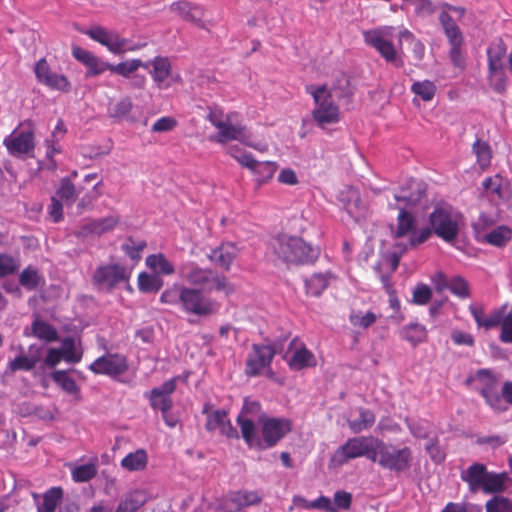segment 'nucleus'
Listing matches in <instances>:
<instances>
[{
  "label": "nucleus",
  "instance_id": "nucleus-48",
  "mask_svg": "<svg viewBox=\"0 0 512 512\" xmlns=\"http://www.w3.org/2000/svg\"><path fill=\"white\" fill-rule=\"evenodd\" d=\"M18 257L9 253H0V279L14 275L20 268Z\"/></svg>",
  "mask_w": 512,
  "mask_h": 512
},
{
  "label": "nucleus",
  "instance_id": "nucleus-60",
  "mask_svg": "<svg viewBox=\"0 0 512 512\" xmlns=\"http://www.w3.org/2000/svg\"><path fill=\"white\" fill-rule=\"evenodd\" d=\"M229 154L237 160V162L242 166L250 171L253 170L254 166L256 165L257 160L253 157L252 154L241 152L239 149L231 147L229 149Z\"/></svg>",
  "mask_w": 512,
  "mask_h": 512
},
{
  "label": "nucleus",
  "instance_id": "nucleus-29",
  "mask_svg": "<svg viewBox=\"0 0 512 512\" xmlns=\"http://www.w3.org/2000/svg\"><path fill=\"white\" fill-rule=\"evenodd\" d=\"M236 422L240 427L241 435L249 448L257 449L260 445V438L256 434L255 420L251 417H244L243 414H238Z\"/></svg>",
  "mask_w": 512,
  "mask_h": 512
},
{
  "label": "nucleus",
  "instance_id": "nucleus-27",
  "mask_svg": "<svg viewBox=\"0 0 512 512\" xmlns=\"http://www.w3.org/2000/svg\"><path fill=\"white\" fill-rule=\"evenodd\" d=\"M439 23L441 24L444 34L448 39L450 46H463L464 44V37L463 34L455 22V20L452 18V16L449 14L447 10H443L439 14Z\"/></svg>",
  "mask_w": 512,
  "mask_h": 512
},
{
  "label": "nucleus",
  "instance_id": "nucleus-22",
  "mask_svg": "<svg viewBox=\"0 0 512 512\" xmlns=\"http://www.w3.org/2000/svg\"><path fill=\"white\" fill-rule=\"evenodd\" d=\"M262 497L257 491L238 490L230 492L223 501L225 512H240L245 507L257 505Z\"/></svg>",
  "mask_w": 512,
  "mask_h": 512
},
{
  "label": "nucleus",
  "instance_id": "nucleus-61",
  "mask_svg": "<svg viewBox=\"0 0 512 512\" xmlns=\"http://www.w3.org/2000/svg\"><path fill=\"white\" fill-rule=\"evenodd\" d=\"M432 231L433 230L429 227H424L419 230L415 228L409 236L408 246H405L403 250H406L408 247L414 248L426 242L430 238Z\"/></svg>",
  "mask_w": 512,
  "mask_h": 512
},
{
  "label": "nucleus",
  "instance_id": "nucleus-64",
  "mask_svg": "<svg viewBox=\"0 0 512 512\" xmlns=\"http://www.w3.org/2000/svg\"><path fill=\"white\" fill-rule=\"evenodd\" d=\"M500 326V341L503 343H512V312H509L505 315V319Z\"/></svg>",
  "mask_w": 512,
  "mask_h": 512
},
{
  "label": "nucleus",
  "instance_id": "nucleus-39",
  "mask_svg": "<svg viewBox=\"0 0 512 512\" xmlns=\"http://www.w3.org/2000/svg\"><path fill=\"white\" fill-rule=\"evenodd\" d=\"M140 67L148 69V63L143 62L140 59L126 60L118 64H111V73L120 75L124 78H130V76Z\"/></svg>",
  "mask_w": 512,
  "mask_h": 512
},
{
  "label": "nucleus",
  "instance_id": "nucleus-34",
  "mask_svg": "<svg viewBox=\"0 0 512 512\" xmlns=\"http://www.w3.org/2000/svg\"><path fill=\"white\" fill-rule=\"evenodd\" d=\"M148 463V455L144 449H138L134 452L128 453L121 460V467L127 471H142L146 468Z\"/></svg>",
  "mask_w": 512,
  "mask_h": 512
},
{
  "label": "nucleus",
  "instance_id": "nucleus-41",
  "mask_svg": "<svg viewBox=\"0 0 512 512\" xmlns=\"http://www.w3.org/2000/svg\"><path fill=\"white\" fill-rule=\"evenodd\" d=\"M163 286V280L157 274L141 272L138 275V289L142 293L158 292Z\"/></svg>",
  "mask_w": 512,
  "mask_h": 512
},
{
  "label": "nucleus",
  "instance_id": "nucleus-56",
  "mask_svg": "<svg viewBox=\"0 0 512 512\" xmlns=\"http://www.w3.org/2000/svg\"><path fill=\"white\" fill-rule=\"evenodd\" d=\"M36 363L37 359L30 358L25 355H20L9 361L8 369L11 372H16L19 370L30 371L36 366Z\"/></svg>",
  "mask_w": 512,
  "mask_h": 512
},
{
  "label": "nucleus",
  "instance_id": "nucleus-54",
  "mask_svg": "<svg viewBox=\"0 0 512 512\" xmlns=\"http://www.w3.org/2000/svg\"><path fill=\"white\" fill-rule=\"evenodd\" d=\"M455 296L466 299L470 297L468 282L461 276H455L449 280L446 286Z\"/></svg>",
  "mask_w": 512,
  "mask_h": 512
},
{
  "label": "nucleus",
  "instance_id": "nucleus-20",
  "mask_svg": "<svg viewBox=\"0 0 512 512\" xmlns=\"http://www.w3.org/2000/svg\"><path fill=\"white\" fill-rule=\"evenodd\" d=\"M394 198L397 202H404L403 206H397L389 203L390 209L399 210V214L397 216V225L395 228L391 229L392 237L394 239H399L407 235H411V233L416 228V219L412 213L406 210V205L409 201L408 197L395 195Z\"/></svg>",
  "mask_w": 512,
  "mask_h": 512
},
{
  "label": "nucleus",
  "instance_id": "nucleus-53",
  "mask_svg": "<svg viewBox=\"0 0 512 512\" xmlns=\"http://www.w3.org/2000/svg\"><path fill=\"white\" fill-rule=\"evenodd\" d=\"M486 512H512V499L495 495L485 503Z\"/></svg>",
  "mask_w": 512,
  "mask_h": 512
},
{
  "label": "nucleus",
  "instance_id": "nucleus-16",
  "mask_svg": "<svg viewBox=\"0 0 512 512\" xmlns=\"http://www.w3.org/2000/svg\"><path fill=\"white\" fill-rule=\"evenodd\" d=\"M130 272L120 264L99 266L93 274V283L101 288L112 290L119 283L127 281Z\"/></svg>",
  "mask_w": 512,
  "mask_h": 512
},
{
  "label": "nucleus",
  "instance_id": "nucleus-45",
  "mask_svg": "<svg viewBox=\"0 0 512 512\" xmlns=\"http://www.w3.org/2000/svg\"><path fill=\"white\" fill-rule=\"evenodd\" d=\"M133 103L129 97H124L117 102L110 103L108 106V115L116 120L125 119L131 112Z\"/></svg>",
  "mask_w": 512,
  "mask_h": 512
},
{
  "label": "nucleus",
  "instance_id": "nucleus-47",
  "mask_svg": "<svg viewBox=\"0 0 512 512\" xmlns=\"http://www.w3.org/2000/svg\"><path fill=\"white\" fill-rule=\"evenodd\" d=\"M145 240L135 241L132 237H128L122 244V251L134 262H139L142 258V252L146 248Z\"/></svg>",
  "mask_w": 512,
  "mask_h": 512
},
{
  "label": "nucleus",
  "instance_id": "nucleus-59",
  "mask_svg": "<svg viewBox=\"0 0 512 512\" xmlns=\"http://www.w3.org/2000/svg\"><path fill=\"white\" fill-rule=\"evenodd\" d=\"M489 83L494 91L504 93L506 91L507 79L504 69L489 71Z\"/></svg>",
  "mask_w": 512,
  "mask_h": 512
},
{
  "label": "nucleus",
  "instance_id": "nucleus-58",
  "mask_svg": "<svg viewBox=\"0 0 512 512\" xmlns=\"http://www.w3.org/2000/svg\"><path fill=\"white\" fill-rule=\"evenodd\" d=\"M349 320L353 326L367 329L376 322L377 316L373 312H367L364 315L359 312L351 314Z\"/></svg>",
  "mask_w": 512,
  "mask_h": 512
},
{
  "label": "nucleus",
  "instance_id": "nucleus-50",
  "mask_svg": "<svg viewBox=\"0 0 512 512\" xmlns=\"http://www.w3.org/2000/svg\"><path fill=\"white\" fill-rule=\"evenodd\" d=\"M53 381L69 394L79 392L76 381L71 378L66 370H56L51 374Z\"/></svg>",
  "mask_w": 512,
  "mask_h": 512
},
{
  "label": "nucleus",
  "instance_id": "nucleus-3",
  "mask_svg": "<svg viewBox=\"0 0 512 512\" xmlns=\"http://www.w3.org/2000/svg\"><path fill=\"white\" fill-rule=\"evenodd\" d=\"M179 277L188 284L201 287L204 291H222L226 295L234 292V287L229 283L225 275L219 274L211 269L202 268L195 262H185L179 266Z\"/></svg>",
  "mask_w": 512,
  "mask_h": 512
},
{
  "label": "nucleus",
  "instance_id": "nucleus-57",
  "mask_svg": "<svg viewBox=\"0 0 512 512\" xmlns=\"http://www.w3.org/2000/svg\"><path fill=\"white\" fill-rule=\"evenodd\" d=\"M228 419V414L225 410L218 409L214 412L210 413L207 417V421L205 424V428L208 431H214L217 429H221L226 420Z\"/></svg>",
  "mask_w": 512,
  "mask_h": 512
},
{
  "label": "nucleus",
  "instance_id": "nucleus-63",
  "mask_svg": "<svg viewBox=\"0 0 512 512\" xmlns=\"http://www.w3.org/2000/svg\"><path fill=\"white\" fill-rule=\"evenodd\" d=\"M432 297V291L426 284H418L412 296V302L416 305H426Z\"/></svg>",
  "mask_w": 512,
  "mask_h": 512
},
{
  "label": "nucleus",
  "instance_id": "nucleus-10",
  "mask_svg": "<svg viewBox=\"0 0 512 512\" xmlns=\"http://www.w3.org/2000/svg\"><path fill=\"white\" fill-rule=\"evenodd\" d=\"M259 424L261 425L260 445L258 450H264L275 447L292 430V423L287 418L268 417L260 415Z\"/></svg>",
  "mask_w": 512,
  "mask_h": 512
},
{
  "label": "nucleus",
  "instance_id": "nucleus-62",
  "mask_svg": "<svg viewBox=\"0 0 512 512\" xmlns=\"http://www.w3.org/2000/svg\"><path fill=\"white\" fill-rule=\"evenodd\" d=\"M352 197L353 200H350L346 205L348 213L355 218L363 217L367 210L366 205L361 200L358 192H353Z\"/></svg>",
  "mask_w": 512,
  "mask_h": 512
},
{
  "label": "nucleus",
  "instance_id": "nucleus-11",
  "mask_svg": "<svg viewBox=\"0 0 512 512\" xmlns=\"http://www.w3.org/2000/svg\"><path fill=\"white\" fill-rule=\"evenodd\" d=\"M179 302L184 312L197 316H208L218 310L216 302L205 297L198 288L182 287L179 291Z\"/></svg>",
  "mask_w": 512,
  "mask_h": 512
},
{
  "label": "nucleus",
  "instance_id": "nucleus-55",
  "mask_svg": "<svg viewBox=\"0 0 512 512\" xmlns=\"http://www.w3.org/2000/svg\"><path fill=\"white\" fill-rule=\"evenodd\" d=\"M425 450L435 464H441L446 459V453L439 444L437 437L430 438L425 445Z\"/></svg>",
  "mask_w": 512,
  "mask_h": 512
},
{
  "label": "nucleus",
  "instance_id": "nucleus-49",
  "mask_svg": "<svg viewBox=\"0 0 512 512\" xmlns=\"http://www.w3.org/2000/svg\"><path fill=\"white\" fill-rule=\"evenodd\" d=\"M97 474V466L94 463H87L75 466L71 470V476L74 482L83 483L93 479Z\"/></svg>",
  "mask_w": 512,
  "mask_h": 512
},
{
  "label": "nucleus",
  "instance_id": "nucleus-33",
  "mask_svg": "<svg viewBox=\"0 0 512 512\" xmlns=\"http://www.w3.org/2000/svg\"><path fill=\"white\" fill-rule=\"evenodd\" d=\"M400 336L414 347L425 342L428 337L425 326L419 323H410L404 326L400 331Z\"/></svg>",
  "mask_w": 512,
  "mask_h": 512
},
{
  "label": "nucleus",
  "instance_id": "nucleus-21",
  "mask_svg": "<svg viewBox=\"0 0 512 512\" xmlns=\"http://www.w3.org/2000/svg\"><path fill=\"white\" fill-rule=\"evenodd\" d=\"M72 56L86 67L87 78L98 76L107 70L111 72V63L102 61L93 52L80 46L72 47Z\"/></svg>",
  "mask_w": 512,
  "mask_h": 512
},
{
  "label": "nucleus",
  "instance_id": "nucleus-31",
  "mask_svg": "<svg viewBox=\"0 0 512 512\" xmlns=\"http://www.w3.org/2000/svg\"><path fill=\"white\" fill-rule=\"evenodd\" d=\"M31 330L34 337L47 343L55 342L59 338L56 328L39 317L32 322Z\"/></svg>",
  "mask_w": 512,
  "mask_h": 512
},
{
  "label": "nucleus",
  "instance_id": "nucleus-23",
  "mask_svg": "<svg viewBox=\"0 0 512 512\" xmlns=\"http://www.w3.org/2000/svg\"><path fill=\"white\" fill-rule=\"evenodd\" d=\"M169 10L187 22H191L200 28L205 27L203 22L204 8L196 3L180 0L170 4Z\"/></svg>",
  "mask_w": 512,
  "mask_h": 512
},
{
  "label": "nucleus",
  "instance_id": "nucleus-17",
  "mask_svg": "<svg viewBox=\"0 0 512 512\" xmlns=\"http://www.w3.org/2000/svg\"><path fill=\"white\" fill-rule=\"evenodd\" d=\"M34 72L37 81L51 90L69 92L71 89V83L68 78L63 74L52 71L45 58H41L36 62Z\"/></svg>",
  "mask_w": 512,
  "mask_h": 512
},
{
  "label": "nucleus",
  "instance_id": "nucleus-36",
  "mask_svg": "<svg viewBox=\"0 0 512 512\" xmlns=\"http://www.w3.org/2000/svg\"><path fill=\"white\" fill-rule=\"evenodd\" d=\"M19 284L28 291H35L44 284V278L34 266H27L19 275Z\"/></svg>",
  "mask_w": 512,
  "mask_h": 512
},
{
  "label": "nucleus",
  "instance_id": "nucleus-14",
  "mask_svg": "<svg viewBox=\"0 0 512 512\" xmlns=\"http://www.w3.org/2000/svg\"><path fill=\"white\" fill-rule=\"evenodd\" d=\"M129 369V362L125 355L119 353H107L98 357L89 365V370L96 375H107L111 378L126 373Z\"/></svg>",
  "mask_w": 512,
  "mask_h": 512
},
{
  "label": "nucleus",
  "instance_id": "nucleus-44",
  "mask_svg": "<svg viewBox=\"0 0 512 512\" xmlns=\"http://www.w3.org/2000/svg\"><path fill=\"white\" fill-rule=\"evenodd\" d=\"M375 423L374 413L365 408L359 409V418L348 422L349 428L354 433H360L363 430H367Z\"/></svg>",
  "mask_w": 512,
  "mask_h": 512
},
{
  "label": "nucleus",
  "instance_id": "nucleus-1",
  "mask_svg": "<svg viewBox=\"0 0 512 512\" xmlns=\"http://www.w3.org/2000/svg\"><path fill=\"white\" fill-rule=\"evenodd\" d=\"M306 92L312 96L315 106L312 117L319 126L334 124L340 120L338 101L351 95L349 80L342 76L331 87L323 85H308Z\"/></svg>",
  "mask_w": 512,
  "mask_h": 512
},
{
  "label": "nucleus",
  "instance_id": "nucleus-28",
  "mask_svg": "<svg viewBox=\"0 0 512 512\" xmlns=\"http://www.w3.org/2000/svg\"><path fill=\"white\" fill-rule=\"evenodd\" d=\"M146 502V494L136 489L123 495L114 512H137Z\"/></svg>",
  "mask_w": 512,
  "mask_h": 512
},
{
  "label": "nucleus",
  "instance_id": "nucleus-24",
  "mask_svg": "<svg viewBox=\"0 0 512 512\" xmlns=\"http://www.w3.org/2000/svg\"><path fill=\"white\" fill-rule=\"evenodd\" d=\"M239 254V248L232 242L222 243L208 254L209 260L224 271H229Z\"/></svg>",
  "mask_w": 512,
  "mask_h": 512
},
{
  "label": "nucleus",
  "instance_id": "nucleus-18",
  "mask_svg": "<svg viewBox=\"0 0 512 512\" xmlns=\"http://www.w3.org/2000/svg\"><path fill=\"white\" fill-rule=\"evenodd\" d=\"M234 116H236L235 113L226 114V121L223 123V128H218V133L215 136H211L210 140L220 144H225L227 142L237 140L249 147L258 149V147H256L254 144L246 141V126L239 123L233 124L232 120Z\"/></svg>",
  "mask_w": 512,
  "mask_h": 512
},
{
  "label": "nucleus",
  "instance_id": "nucleus-38",
  "mask_svg": "<svg viewBox=\"0 0 512 512\" xmlns=\"http://www.w3.org/2000/svg\"><path fill=\"white\" fill-rule=\"evenodd\" d=\"M472 151L476 156L477 164L479 165L482 171L486 170L492 160V150L490 145L481 139H477L473 146Z\"/></svg>",
  "mask_w": 512,
  "mask_h": 512
},
{
  "label": "nucleus",
  "instance_id": "nucleus-26",
  "mask_svg": "<svg viewBox=\"0 0 512 512\" xmlns=\"http://www.w3.org/2000/svg\"><path fill=\"white\" fill-rule=\"evenodd\" d=\"M147 63L148 66H152V69L149 70V73L153 81L155 82L157 88H168L169 84L166 83V80L172 74V65L169 58L163 56H156L152 61Z\"/></svg>",
  "mask_w": 512,
  "mask_h": 512
},
{
  "label": "nucleus",
  "instance_id": "nucleus-37",
  "mask_svg": "<svg viewBox=\"0 0 512 512\" xmlns=\"http://www.w3.org/2000/svg\"><path fill=\"white\" fill-rule=\"evenodd\" d=\"M316 364L317 361L314 354L306 347H302L296 350L288 361L289 367L293 370H302L307 367H315Z\"/></svg>",
  "mask_w": 512,
  "mask_h": 512
},
{
  "label": "nucleus",
  "instance_id": "nucleus-8",
  "mask_svg": "<svg viewBox=\"0 0 512 512\" xmlns=\"http://www.w3.org/2000/svg\"><path fill=\"white\" fill-rule=\"evenodd\" d=\"M80 32L105 46L109 52L115 55L137 51L145 46V44H132L129 39L121 37L118 32L108 30L100 25L92 26L87 30H80Z\"/></svg>",
  "mask_w": 512,
  "mask_h": 512
},
{
  "label": "nucleus",
  "instance_id": "nucleus-43",
  "mask_svg": "<svg viewBox=\"0 0 512 512\" xmlns=\"http://www.w3.org/2000/svg\"><path fill=\"white\" fill-rule=\"evenodd\" d=\"M278 169V165L272 161H257L251 171L256 176V181L263 184L271 180Z\"/></svg>",
  "mask_w": 512,
  "mask_h": 512
},
{
  "label": "nucleus",
  "instance_id": "nucleus-42",
  "mask_svg": "<svg viewBox=\"0 0 512 512\" xmlns=\"http://www.w3.org/2000/svg\"><path fill=\"white\" fill-rule=\"evenodd\" d=\"M512 238V230L507 226H498L484 236L485 242L496 246H505Z\"/></svg>",
  "mask_w": 512,
  "mask_h": 512
},
{
  "label": "nucleus",
  "instance_id": "nucleus-7",
  "mask_svg": "<svg viewBox=\"0 0 512 512\" xmlns=\"http://www.w3.org/2000/svg\"><path fill=\"white\" fill-rule=\"evenodd\" d=\"M394 27L384 26L363 32L366 45L373 47L388 63L400 67L403 65L398 58L397 50L392 42Z\"/></svg>",
  "mask_w": 512,
  "mask_h": 512
},
{
  "label": "nucleus",
  "instance_id": "nucleus-15",
  "mask_svg": "<svg viewBox=\"0 0 512 512\" xmlns=\"http://www.w3.org/2000/svg\"><path fill=\"white\" fill-rule=\"evenodd\" d=\"M476 378L481 383L479 392L485 399L487 405L496 411L506 410L504 401L499 394L497 378L487 369L477 371Z\"/></svg>",
  "mask_w": 512,
  "mask_h": 512
},
{
  "label": "nucleus",
  "instance_id": "nucleus-52",
  "mask_svg": "<svg viewBox=\"0 0 512 512\" xmlns=\"http://www.w3.org/2000/svg\"><path fill=\"white\" fill-rule=\"evenodd\" d=\"M436 85L429 80L416 81L411 86V91L423 101H431L436 94Z\"/></svg>",
  "mask_w": 512,
  "mask_h": 512
},
{
  "label": "nucleus",
  "instance_id": "nucleus-40",
  "mask_svg": "<svg viewBox=\"0 0 512 512\" xmlns=\"http://www.w3.org/2000/svg\"><path fill=\"white\" fill-rule=\"evenodd\" d=\"M330 274L316 273L305 281L306 291L308 294L318 297L328 287Z\"/></svg>",
  "mask_w": 512,
  "mask_h": 512
},
{
  "label": "nucleus",
  "instance_id": "nucleus-32",
  "mask_svg": "<svg viewBox=\"0 0 512 512\" xmlns=\"http://www.w3.org/2000/svg\"><path fill=\"white\" fill-rule=\"evenodd\" d=\"M63 489L59 486L49 488L42 496V503L37 504V512H55L63 499Z\"/></svg>",
  "mask_w": 512,
  "mask_h": 512
},
{
  "label": "nucleus",
  "instance_id": "nucleus-30",
  "mask_svg": "<svg viewBox=\"0 0 512 512\" xmlns=\"http://www.w3.org/2000/svg\"><path fill=\"white\" fill-rule=\"evenodd\" d=\"M507 48L501 39L492 42L487 48L488 70L496 71L504 69V58Z\"/></svg>",
  "mask_w": 512,
  "mask_h": 512
},
{
  "label": "nucleus",
  "instance_id": "nucleus-13",
  "mask_svg": "<svg viewBox=\"0 0 512 512\" xmlns=\"http://www.w3.org/2000/svg\"><path fill=\"white\" fill-rule=\"evenodd\" d=\"M276 353L275 346L272 344H253L246 360V375L255 377L260 375L266 368H270Z\"/></svg>",
  "mask_w": 512,
  "mask_h": 512
},
{
  "label": "nucleus",
  "instance_id": "nucleus-6",
  "mask_svg": "<svg viewBox=\"0 0 512 512\" xmlns=\"http://www.w3.org/2000/svg\"><path fill=\"white\" fill-rule=\"evenodd\" d=\"M9 155L19 159L34 157L36 140L31 122L20 123L3 140Z\"/></svg>",
  "mask_w": 512,
  "mask_h": 512
},
{
  "label": "nucleus",
  "instance_id": "nucleus-12",
  "mask_svg": "<svg viewBox=\"0 0 512 512\" xmlns=\"http://www.w3.org/2000/svg\"><path fill=\"white\" fill-rule=\"evenodd\" d=\"M376 440L373 437L350 438L335 451L332 461L338 465H343L349 460L359 457H367L371 460Z\"/></svg>",
  "mask_w": 512,
  "mask_h": 512
},
{
  "label": "nucleus",
  "instance_id": "nucleus-2",
  "mask_svg": "<svg viewBox=\"0 0 512 512\" xmlns=\"http://www.w3.org/2000/svg\"><path fill=\"white\" fill-rule=\"evenodd\" d=\"M271 249L277 260L286 265L314 263L320 249L305 242L301 237L287 234L278 235L271 242Z\"/></svg>",
  "mask_w": 512,
  "mask_h": 512
},
{
  "label": "nucleus",
  "instance_id": "nucleus-25",
  "mask_svg": "<svg viewBox=\"0 0 512 512\" xmlns=\"http://www.w3.org/2000/svg\"><path fill=\"white\" fill-rule=\"evenodd\" d=\"M120 222L118 215H109L100 219H93L83 224L77 232L78 236L102 235L112 231Z\"/></svg>",
  "mask_w": 512,
  "mask_h": 512
},
{
  "label": "nucleus",
  "instance_id": "nucleus-4",
  "mask_svg": "<svg viewBox=\"0 0 512 512\" xmlns=\"http://www.w3.org/2000/svg\"><path fill=\"white\" fill-rule=\"evenodd\" d=\"M461 479L467 483L471 493L496 494L505 490L507 474L490 472L484 464L476 462L461 473Z\"/></svg>",
  "mask_w": 512,
  "mask_h": 512
},
{
  "label": "nucleus",
  "instance_id": "nucleus-35",
  "mask_svg": "<svg viewBox=\"0 0 512 512\" xmlns=\"http://www.w3.org/2000/svg\"><path fill=\"white\" fill-rule=\"evenodd\" d=\"M146 266L157 275H172L175 272L174 265L162 253L149 255L145 260Z\"/></svg>",
  "mask_w": 512,
  "mask_h": 512
},
{
  "label": "nucleus",
  "instance_id": "nucleus-5",
  "mask_svg": "<svg viewBox=\"0 0 512 512\" xmlns=\"http://www.w3.org/2000/svg\"><path fill=\"white\" fill-rule=\"evenodd\" d=\"M371 461L377 463L383 469L402 473L411 467L412 451L407 446L397 448L378 439L375 441Z\"/></svg>",
  "mask_w": 512,
  "mask_h": 512
},
{
  "label": "nucleus",
  "instance_id": "nucleus-51",
  "mask_svg": "<svg viewBox=\"0 0 512 512\" xmlns=\"http://www.w3.org/2000/svg\"><path fill=\"white\" fill-rule=\"evenodd\" d=\"M56 195L58 199L65 201L66 205L70 206L77 198L76 187L69 178H62Z\"/></svg>",
  "mask_w": 512,
  "mask_h": 512
},
{
  "label": "nucleus",
  "instance_id": "nucleus-46",
  "mask_svg": "<svg viewBox=\"0 0 512 512\" xmlns=\"http://www.w3.org/2000/svg\"><path fill=\"white\" fill-rule=\"evenodd\" d=\"M61 352L63 353L64 361L67 363H79L83 357V351L76 348L75 339L73 337H66L62 340Z\"/></svg>",
  "mask_w": 512,
  "mask_h": 512
},
{
  "label": "nucleus",
  "instance_id": "nucleus-19",
  "mask_svg": "<svg viewBox=\"0 0 512 512\" xmlns=\"http://www.w3.org/2000/svg\"><path fill=\"white\" fill-rule=\"evenodd\" d=\"M177 378H171L165 381L161 386L153 388L147 397L150 406L154 410L161 411L162 414H167L173 406L171 395L175 392L177 387Z\"/></svg>",
  "mask_w": 512,
  "mask_h": 512
},
{
  "label": "nucleus",
  "instance_id": "nucleus-9",
  "mask_svg": "<svg viewBox=\"0 0 512 512\" xmlns=\"http://www.w3.org/2000/svg\"><path fill=\"white\" fill-rule=\"evenodd\" d=\"M433 232L447 243H453L459 234L460 215L448 208L437 207L429 215Z\"/></svg>",
  "mask_w": 512,
  "mask_h": 512
}]
</instances>
